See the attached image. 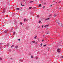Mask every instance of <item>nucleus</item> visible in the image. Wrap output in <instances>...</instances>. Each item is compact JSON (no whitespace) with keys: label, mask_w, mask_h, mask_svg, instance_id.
Here are the masks:
<instances>
[{"label":"nucleus","mask_w":63,"mask_h":63,"mask_svg":"<svg viewBox=\"0 0 63 63\" xmlns=\"http://www.w3.org/2000/svg\"><path fill=\"white\" fill-rule=\"evenodd\" d=\"M46 33L48 34H49V32H48V33Z\"/></svg>","instance_id":"30"},{"label":"nucleus","mask_w":63,"mask_h":63,"mask_svg":"<svg viewBox=\"0 0 63 63\" xmlns=\"http://www.w3.org/2000/svg\"><path fill=\"white\" fill-rule=\"evenodd\" d=\"M42 44H42V43L41 44H40V45H41V47H42Z\"/></svg>","instance_id":"25"},{"label":"nucleus","mask_w":63,"mask_h":63,"mask_svg":"<svg viewBox=\"0 0 63 63\" xmlns=\"http://www.w3.org/2000/svg\"><path fill=\"white\" fill-rule=\"evenodd\" d=\"M37 17H39V15H38L37 16Z\"/></svg>","instance_id":"18"},{"label":"nucleus","mask_w":63,"mask_h":63,"mask_svg":"<svg viewBox=\"0 0 63 63\" xmlns=\"http://www.w3.org/2000/svg\"><path fill=\"white\" fill-rule=\"evenodd\" d=\"M44 40H42V42H44Z\"/></svg>","instance_id":"35"},{"label":"nucleus","mask_w":63,"mask_h":63,"mask_svg":"<svg viewBox=\"0 0 63 63\" xmlns=\"http://www.w3.org/2000/svg\"><path fill=\"white\" fill-rule=\"evenodd\" d=\"M15 47L17 49L18 48V46H15Z\"/></svg>","instance_id":"6"},{"label":"nucleus","mask_w":63,"mask_h":63,"mask_svg":"<svg viewBox=\"0 0 63 63\" xmlns=\"http://www.w3.org/2000/svg\"><path fill=\"white\" fill-rule=\"evenodd\" d=\"M61 3V1H60L59 2V3Z\"/></svg>","instance_id":"29"},{"label":"nucleus","mask_w":63,"mask_h":63,"mask_svg":"<svg viewBox=\"0 0 63 63\" xmlns=\"http://www.w3.org/2000/svg\"><path fill=\"white\" fill-rule=\"evenodd\" d=\"M27 29V28H26V29Z\"/></svg>","instance_id":"42"},{"label":"nucleus","mask_w":63,"mask_h":63,"mask_svg":"<svg viewBox=\"0 0 63 63\" xmlns=\"http://www.w3.org/2000/svg\"><path fill=\"white\" fill-rule=\"evenodd\" d=\"M48 19H49V18H48L46 19V20H48Z\"/></svg>","instance_id":"22"},{"label":"nucleus","mask_w":63,"mask_h":63,"mask_svg":"<svg viewBox=\"0 0 63 63\" xmlns=\"http://www.w3.org/2000/svg\"><path fill=\"white\" fill-rule=\"evenodd\" d=\"M58 24L59 25V23H58Z\"/></svg>","instance_id":"41"},{"label":"nucleus","mask_w":63,"mask_h":63,"mask_svg":"<svg viewBox=\"0 0 63 63\" xmlns=\"http://www.w3.org/2000/svg\"><path fill=\"white\" fill-rule=\"evenodd\" d=\"M23 2H24L25 1V0H23Z\"/></svg>","instance_id":"38"},{"label":"nucleus","mask_w":63,"mask_h":63,"mask_svg":"<svg viewBox=\"0 0 63 63\" xmlns=\"http://www.w3.org/2000/svg\"><path fill=\"white\" fill-rule=\"evenodd\" d=\"M42 28H43V27H44V26H43H43H42Z\"/></svg>","instance_id":"36"},{"label":"nucleus","mask_w":63,"mask_h":63,"mask_svg":"<svg viewBox=\"0 0 63 63\" xmlns=\"http://www.w3.org/2000/svg\"><path fill=\"white\" fill-rule=\"evenodd\" d=\"M57 20H58V21H59V19H57L56 20V22L57 21Z\"/></svg>","instance_id":"21"},{"label":"nucleus","mask_w":63,"mask_h":63,"mask_svg":"<svg viewBox=\"0 0 63 63\" xmlns=\"http://www.w3.org/2000/svg\"><path fill=\"white\" fill-rule=\"evenodd\" d=\"M41 4H39V7H41Z\"/></svg>","instance_id":"20"},{"label":"nucleus","mask_w":63,"mask_h":63,"mask_svg":"<svg viewBox=\"0 0 63 63\" xmlns=\"http://www.w3.org/2000/svg\"><path fill=\"white\" fill-rule=\"evenodd\" d=\"M37 36H36L34 37V39H36V38H37Z\"/></svg>","instance_id":"8"},{"label":"nucleus","mask_w":63,"mask_h":63,"mask_svg":"<svg viewBox=\"0 0 63 63\" xmlns=\"http://www.w3.org/2000/svg\"><path fill=\"white\" fill-rule=\"evenodd\" d=\"M10 45V44H9V43H8L7 44V45H6V46L7 47H8L9 46V45Z\"/></svg>","instance_id":"7"},{"label":"nucleus","mask_w":63,"mask_h":63,"mask_svg":"<svg viewBox=\"0 0 63 63\" xmlns=\"http://www.w3.org/2000/svg\"><path fill=\"white\" fill-rule=\"evenodd\" d=\"M21 5L22 6H24V5H23L22 4H21Z\"/></svg>","instance_id":"28"},{"label":"nucleus","mask_w":63,"mask_h":63,"mask_svg":"<svg viewBox=\"0 0 63 63\" xmlns=\"http://www.w3.org/2000/svg\"><path fill=\"white\" fill-rule=\"evenodd\" d=\"M5 12H6V9L5 8H4L3 9V11H2V13H5Z\"/></svg>","instance_id":"1"},{"label":"nucleus","mask_w":63,"mask_h":63,"mask_svg":"<svg viewBox=\"0 0 63 63\" xmlns=\"http://www.w3.org/2000/svg\"><path fill=\"white\" fill-rule=\"evenodd\" d=\"M57 51L58 52H59L60 51V49H59L58 48L57 49Z\"/></svg>","instance_id":"4"},{"label":"nucleus","mask_w":63,"mask_h":63,"mask_svg":"<svg viewBox=\"0 0 63 63\" xmlns=\"http://www.w3.org/2000/svg\"><path fill=\"white\" fill-rule=\"evenodd\" d=\"M45 8V6H44L43 7V9H44Z\"/></svg>","instance_id":"32"},{"label":"nucleus","mask_w":63,"mask_h":63,"mask_svg":"<svg viewBox=\"0 0 63 63\" xmlns=\"http://www.w3.org/2000/svg\"><path fill=\"white\" fill-rule=\"evenodd\" d=\"M57 14H55V15L54 16H55V17H56V16H57Z\"/></svg>","instance_id":"10"},{"label":"nucleus","mask_w":63,"mask_h":63,"mask_svg":"<svg viewBox=\"0 0 63 63\" xmlns=\"http://www.w3.org/2000/svg\"><path fill=\"white\" fill-rule=\"evenodd\" d=\"M8 32V31L7 30H6L4 32L5 33H7V32Z\"/></svg>","instance_id":"3"},{"label":"nucleus","mask_w":63,"mask_h":63,"mask_svg":"<svg viewBox=\"0 0 63 63\" xmlns=\"http://www.w3.org/2000/svg\"><path fill=\"white\" fill-rule=\"evenodd\" d=\"M32 2H33V1H30L29 3H32Z\"/></svg>","instance_id":"11"},{"label":"nucleus","mask_w":63,"mask_h":63,"mask_svg":"<svg viewBox=\"0 0 63 63\" xmlns=\"http://www.w3.org/2000/svg\"><path fill=\"white\" fill-rule=\"evenodd\" d=\"M14 45H12L11 46V47H14Z\"/></svg>","instance_id":"17"},{"label":"nucleus","mask_w":63,"mask_h":63,"mask_svg":"<svg viewBox=\"0 0 63 63\" xmlns=\"http://www.w3.org/2000/svg\"><path fill=\"white\" fill-rule=\"evenodd\" d=\"M28 19H24V22H25V20L26 21H28Z\"/></svg>","instance_id":"2"},{"label":"nucleus","mask_w":63,"mask_h":63,"mask_svg":"<svg viewBox=\"0 0 63 63\" xmlns=\"http://www.w3.org/2000/svg\"><path fill=\"white\" fill-rule=\"evenodd\" d=\"M38 58V57H36L35 58V59H37Z\"/></svg>","instance_id":"9"},{"label":"nucleus","mask_w":63,"mask_h":63,"mask_svg":"<svg viewBox=\"0 0 63 63\" xmlns=\"http://www.w3.org/2000/svg\"><path fill=\"white\" fill-rule=\"evenodd\" d=\"M31 8H32V7H30L29 8V9H31Z\"/></svg>","instance_id":"13"},{"label":"nucleus","mask_w":63,"mask_h":63,"mask_svg":"<svg viewBox=\"0 0 63 63\" xmlns=\"http://www.w3.org/2000/svg\"><path fill=\"white\" fill-rule=\"evenodd\" d=\"M16 34V32H14L13 33V35H15Z\"/></svg>","instance_id":"15"},{"label":"nucleus","mask_w":63,"mask_h":63,"mask_svg":"<svg viewBox=\"0 0 63 63\" xmlns=\"http://www.w3.org/2000/svg\"><path fill=\"white\" fill-rule=\"evenodd\" d=\"M31 58H33V56L32 55L31 56Z\"/></svg>","instance_id":"27"},{"label":"nucleus","mask_w":63,"mask_h":63,"mask_svg":"<svg viewBox=\"0 0 63 63\" xmlns=\"http://www.w3.org/2000/svg\"><path fill=\"white\" fill-rule=\"evenodd\" d=\"M20 24H21V25H22V22H20Z\"/></svg>","instance_id":"23"},{"label":"nucleus","mask_w":63,"mask_h":63,"mask_svg":"<svg viewBox=\"0 0 63 63\" xmlns=\"http://www.w3.org/2000/svg\"><path fill=\"white\" fill-rule=\"evenodd\" d=\"M46 46H47V45H44V47H46Z\"/></svg>","instance_id":"26"},{"label":"nucleus","mask_w":63,"mask_h":63,"mask_svg":"<svg viewBox=\"0 0 63 63\" xmlns=\"http://www.w3.org/2000/svg\"><path fill=\"white\" fill-rule=\"evenodd\" d=\"M35 44H36V45H37V42H35Z\"/></svg>","instance_id":"37"},{"label":"nucleus","mask_w":63,"mask_h":63,"mask_svg":"<svg viewBox=\"0 0 63 63\" xmlns=\"http://www.w3.org/2000/svg\"><path fill=\"white\" fill-rule=\"evenodd\" d=\"M41 21H39V23H41Z\"/></svg>","instance_id":"34"},{"label":"nucleus","mask_w":63,"mask_h":63,"mask_svg":"<svg viewBox=\"0 0 63 63\" xmlns=\"http://www.w3.org/2000/svg\"><path fill=\"white\" fill-rule=\"evenodd\" d=\"M32 42L33 43H35V41H32Z\"/></svg>","instance_id":"12"},{"label":"nucleus","mask_w":63,"mask_h":63,"mask_svg":"<svg viewBox=\"0 0 63 63\" xmlns=\"http://www.w3.org/2000/svg\"><path fill=\"white\" fill-rule=\"evenodd\" d=\"M50 7H52V5H50Z\"/></svg>","instance_id":"39"},{"label":"nucleus","mask_w":63,"mask_h":63,"mask_svg":"<svg viewBox=\"0 0 63 63\" xmlns=\"http://www.w3.org/2000/svg\"><path fill=\"white\" fill-rule=\"evenodd\" d=\"M16 10H19V8H17L16 9Z\"/></svg>","instance_id":"16"},{"label":"nucleus","mask_w":63,"mask_h":63,"mask_svg":"<svg viewBox=\"0 0 63 63\" xmlns=\"http://www.w3.org/2000/svg\"><path fill=\"white\" fill-rule=\"evenodd\" d=\"M22 61H23L22 60Z\"/></svg>","instance_id":"43"},{"label":"nucleus","mask_w":63,"mask_h":63,"mask_svg":"<svg viewBox=\"0 0 63 63\" xmlns=\"http://www.w3.org/2000/svg\"><path fill=\"white\" fill-rule=\"evenodd\" d=\"M62 58H63V56H62Z\"/></svg>","instance_id":"40"},{"label":"nucleus","mask_w":63,"mask_h":63,"mask_svg":"<svg viewBox=\"0 0 63 63\" xmlns=\"http://www.w3.org/2000/svg\"><path fill=\"white\" fill-rule=\"evenodd\" d=\"M18 40L19 41H20V39H18Z\"/></svg>","instance_id":"33"},{"label":"nucleus","mask_w":63,"mask_h":63,"mask_svg":"<svg viewBox=\"0 0 63 63\" xmlns=\"http://www.w3.org/2000/svg\"><path fill=\"white\" fill-rule=\"evenodd\" d=\"M2 59L1 58H0V60H1Z\"/></svg>","instance_id":"31"},{"label":"nucleus","mask_w":63,"mask_h":63,"mask_svg":"<svg viewBox=\"0 0 63 63\" xmlns=\"http://www.w3.org/2000/svg\"><path fill=\"white\" fill-rule=\"evenodd\" d=\"M48 26V25H46L45 26V27H47Z\"/></svg>","instance_id":"5"},{"label":"nucleus","mask_w":63,"mask_h":63,"mask_svg":"<svg viewBox=\"0 0 63 63\" xmlns=\"http://www.w3.org/2000/svg\"><path fill=\"white\" fill-rule=\"evenodd\" d=\"M33 9H36V7H34L33 8Z\"/></svg>","instance_id":"24"},{"label":"nucleus","mask_w":63,"mask_h":63,"mask_svg":"<svg viewBox=\"0 0 63 63\" xmlns=\"http://www.w3.org/2000/svg\"><path fill=\"white\" fill-rule=\"evenodd\" d=\"M49 17H51V15H49Z\"/></svg>","instance_id":"14"},{"label":"nucleus","mask_w":63,"mask_h":63,"mask_svg":"<svg viewBox=\"0 0 63 63\" xmlns=\"http://www.w3.org/2000/svg\"><path fill=\"white\" fill-rule=\"evenodd\" d=\"M11 31H12V30H13V28H11Z\"/></svg>","instance_id":"19"}]
</instances>
